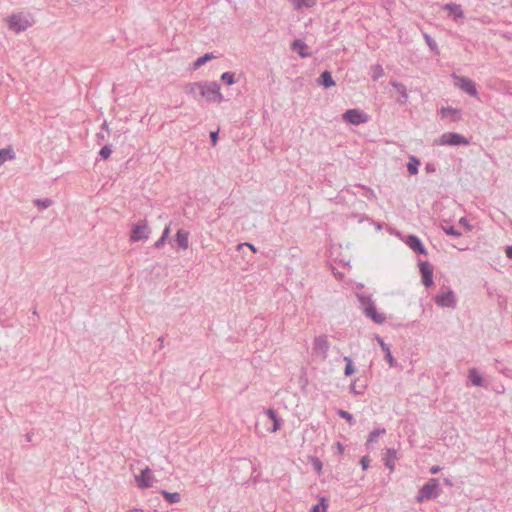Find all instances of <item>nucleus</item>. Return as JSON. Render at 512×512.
Instances as JSON below:
<instances>
[{
	"mask_svg": "<svg viewBox=\"0 0 512 512\" xmlns=\"http://www.w3.org/2000/svg\"><path fill=\"white\" fill-rule=\"evenodd\" d=\"M186 92L191 94L194 99L205 98L207 102L220 103L224 100L220 92V85L215 81H202L189 83L186 86Z\"/></svg>",
	"mask_w": 512,
	"mask_h": 512,
	"instance_id": "nucleus-1",
	"label": "nucleus"
},
{
	"mask_svg": "<svg viewBox=\"0 0 512 512\" xmlns=\"http://www.w3.org/2000/svg\"><path fill=\"white\" fill-rule=\"evenodd\" d=\"M439 482L436 478L429 479L418 491L416 500L419 503L434 499L438 496Z\"/></svg>",
	"mask_w": 512,
	"mask_h": 512,
	"instance_id": "nucleus-2",
	"label": "nucleus"
},
{
	"mask_svg": "<svg viewBox=\"0 0 512 512\" xmlns=\"http://www.w3.org/2000/svg\"><path fill=\"white\" fill-rule=\"evenodd\" d=\"M7 24L9 29H11L17 34L25 31L27 28L32 26V22L28 19L27 16L23 15L22 13L12 14L7 19Z\"/></svg>",
	"mask_w": 512,
	"mask_h": 512,
	"instance_id": "nucleus-3",
	"label": "nucleus"
},
{
	"mask_svg": "<svg viewBox=\"0 0 512 512\" xmlns=\"http://www.w3.org/2000/svg\"><path fill=\"white\" fill-rule=\"evenodd\" d=\"M438 145H450V146H461L468 145L469 141L463 135L456 132H446L436 140Z\"/></svg>",
	"mask_w": 512,
	"mask_h": 512,
	"instance_id": "nucleus-4",
	"label": "nucleus"
},
{
	"mask_svg": "<svg viewBox=\"0 0 512 512\" xmlns=\"http://www.w3.org/2000/svg\"><path fill=\"white\" fill-rule=\"evenodd\" d=\"M150 228L146 220H140L134 223L131 228L130 239L134 242L148 239Z\"/></svg>",
	"mask_w": 512,
	"mask_h": 512,
	"instance_id": "nucleus-5",
	"label": "nucleus"
},
{
	"mask_svg": "<svg viewBox=\"0 0 512 512\" xmlns=\"http://www.w3.org/2000/svg\"><path fill=\"white\" fill-rule=\"evenodd\" d=\"M343 120L353 125H359L367 122L368 116L359 109H349L343 114Z\"/></svg>",
	"mask_w": 512,
	"mask_h": 512,
	"instance_id": "nucleus-6",
	"label": "nucleus"
},
{
	"mask_svg": "<svg viewBox=\"0 0 512 512\" xmlns=\"http://www.w3.org/2000/svg\"><path fill=\"white\" fill-rule=\"evenodd\" d=\"M435 303L440 307L454 308L456 306L455 296L452 290L441 292L436 295Z\"/></svg>",
	"mask_w": 512,
	"mask_h": 512,
	"instance_id": "nucleus-7",
	"label": "nucleus"
},
{
	"mask_svg": "<svg viewBox=\"0 0 512 512\" xmlns=\"http://www.w3.org/2000/svg\"><path fill=\"white\" fill-rule=\"evenodd\" d=\"M419 269L421 280L425 287L429 288L433 285V266L429 262H420Z\"/></svg>",
	"mask_w": 512,
	"mask_h": 512,
	"instance_id": "nucleus-8",
	"label": "nucleus"
},
{
	"mask_svg": "<svg viewBox=\"0 0 512 512\" xmlns=\"http://www.w3.org/2000/svg\"><path fill=\"white\" fill-rule=\"evenodd\" d=\"M456 79V85L466 92L468 95L475 97L477 95V89L475 83L467 77H458L454 75Z\"/></svg>",
	"mask_w": 512,
	"mask_h": 512,
	"instance_id": "nucleus-9",
	"label": "nucleus"
},
{
	"mask_svg": "<svg viewBox=\"0 0 512 512\" xmlns=\"http://www.w3.org/2000/svg\"><path fill=\"white\" fill-rule=\"evenodd\" d=\"M329 348L330 344L325 335H320L314 339L313 350L320 353L323 359L327 358Z\"/></svg>",
	"mask_w": 512,
	"mask_h": 512,
	"instance_id": "nucleus-10",
	"label": "nucleus"
},
{
	"mask_svg": "<svg viewBox=\"0 0 512 512\" xmlns=\"http://www.w3.org/2000/svg\"><path fill=\"white\" fill-rule=\"evenodd\" d=\"M135 478L138 486L142 489L150 488L153 486L154 477L149 467H146L144 470H142L141 474L137 475Z\"/></svg>",
	"mask_w": 512,
	"mask_h": 512,
	"instance_id": "nucleus-11",
	"label": "nucleus"
},
{
	"mask_svg": "<svg viewBox=\"0 0 512 512\" xmlns=\"http://www.w3.org/2000/svg\"><path fill=\"white\" fill-rule=\"evenodd\" d=\"M363 313L376 324H382L386 320L384 314L377 311L374 303H369V305L363 309Z\"/></svg>",
	"mask_w": 512,
	"mask_h": 512,
	"instance_id": "nucleus-12",
	"label": "nucleus"
},
{
	"mask_svg": "<svg viewBox=\"0 0 512 512\" xmlns=\"http://www.w3.org/2000/svg\"><path fill=\"white\" fill-rule=\"evenodd\" d=\"M405 243L414 252H416L418 254H423V255L427 254L426 249H425L422 241L416 235H408L406 237Z\"/></svg>",
	"mask_w": 512,
	"mask_h": 512,
	"instance_id": "nucleus-13",
	"label": "nucleus"
},
{
	"mask_svg": "<svg viewBox=\"0 0 512 512\" xmlns=\"http://www.w3.org/2000/svg\"><path fill=\"white\" fill-rule=\"evenodd\" d=\"M290 49L293 51V52H296L298 53V55L301 57V58H307V57H310L311 56V53L308 52V46L307 44L302 41L301 39H295L291 45H290Z\"/></svg>",
	"mask_w": 512,
	"mask_h": 512,
	"instance_id": "nucleus-14",
	"label": "nucleus"
},
{
	"mask_svg": "<svg viewBox=\"0 0 512 512\" xmlns=\"http://www.w3.org/2000/svg\"><path fill=\"white\" fill-rule=\"evenodd\" d=\"M390 84L400 94V97L397 99V103L400 105L406 104L408 100V92L406 86L397 80L390 81Z\"/></svg>",
	"mask_w": 512,
	"mask_h": 512,
	"instance_id": "nucleus-15",
	"label": "nucleus"
},
{
	"mask_svg": "<svg viewBox=\"0 0 512 512\" xmlns=\"http://www.w3.org/2000/svg\"><path fill=\"white\" fill-rule=\"evenodd\" d=\"M174 242L179 248L186 250L189 246V232L184 229H179L176 233Z\"/></svg>",
	"mask_w": 512,
	"mask_h": 512,
	"instance_id": "nucleus-16",
	"label": "nucleus"
},
{
	"mask_svg": "<svg viewBox=\"0 0 512 512\" xmlns=\"http://www.w3.org/2000/svg\"><path fill=\"white\" fill-rule=\"evenodd\" d=\"M443 9L449 12L450 16H453L454 20L463 19L464 13L459 4L456 3H447L443 6Z\"/></svg>",
	"mask_w": 512,
	"mask_h": 512,
	"instance_id": "nucleus-17",
	"label": "nucleus"
},
{
	"mask_svg": "<svg viewBox=\"0 0 512 512\" xmlns=\"http://www.w3.org/2000/svg\"><path fill=\"white\" fill-rule=\"evenodd\" d=\"M398 459L397 451L393 448H389L386 450V453L384 455V464L385 466L390 469V471H393L395 468V461Z\"/></svg>",
	"mask_w": 512,
	"mask_h": 512,
	"instance_id": "nucleus-18",
	"label": "nucleus"
},
{
	"mask_svg": "<svg viewBox=\"0 0 512 512\" xmlns=\"http://www.w3.org/2000/svg\"><path fill=\"white\" fill-rule=\"evenodd\" d=\"M440 114L442 118L451 117V120L453 122H458L461 120L460 110L454 109L452 107H442L440 110Z\"/></svg>",
	"mask_w": 512,
	"mask_h": 512,
	"instance_id": "nucleus-19",
	"label": "nucleus"
},
{
	"mask_svg": "<svg viewBox=\"0 0 512 512\" xmlns=\"http://www.w3.org/2000/svg\"><path fill=\"white\" fill-rule=\"evenodd\" d=\"M317 82L324 88H330L336 85L335 81L333 80L331 72L328 70H325L320 74Z\"/></svg>",
	"mask_w": 512,
	"mask_h": 512,
	"instance_id": "nucleus-20",
	"label": "nucleus"
},
{
	"mask_svg": "<svg viewBox=\"0 0 512 512\" xmlns=\"http://www.w3.org/2000/svg\"><path fill=\"white\" fill-rule=\"evenodd\" d=\"M468 379L474 386H477V387L483 386V382H484L483 378L476 368L469 369Z\"/></svg>",
	"mask_w": 512,
	"mask_h": 512,
	"instance_id": "nucleus-21",
	"label": "nucleus"
},
{
	"mask_svg": "<svg viewBox=\"0 0 512 512\" xmlns=\"http://www.w3.org/2000/svg\"><path fill=\"white\" fill-rule=\"evenodd\" d=\"M16 154L11 146L0 149V166L7 160H13Z\"/></svg>",
	"mask_w": 512,
	"mask_h": 512,
	"instance_id": "nucleus-22",
	"label": "nucleus"
},
{
	"mask_svg": "<svg viewBox=\"0 0 512 512\" xmlns=\"http://www.w3.org/2000/svg\"><path fill=\"white\" fill-rule=\"evenodd\" d=\"M378 342L382 348V350L385 352V359L389 362L390 366L393 367L396 365V360L391 354L390 347L388 344H386L383 339L378 337Z\"/></svg>",
	"mask_w": 512,
	"mask_h": 512,
	"instance_id": "nucleus-23",
	"label": "nucleus"
},
{
	"mask_svg": "<svg viewBox=\"0 0 512 512\" xmlns=\"http://www.w3.org/2000/svg\"><path fill=\"white\" fill-rule=\"evenodd\" d=\"M385 433H386V429L385 428H375L374 430H372L369 433V436H368V439H367V442H366L367 448H369L370 444H372V443L377 441V438H378L379 435H382V434H385Z\"/></svg>",
	"mask_w": 512,
	"mask_h": 512,
	"instance_id": "nucleus-24",
	"label": "nucleus"
},
{
	"mask_svg": "<svg viewBox=\"0 0 512 512\" xmlns=\"http://www.w3.org/2000/svg\"><path fill=\"white\" fill-rule=\"evenodd\" d=\"M216 58V56L213 53H205L204 55L200 56L196 59V61L193 63V68L198 69L208 61Z\"/></svg>",
	"mask_w": 512,
	"mask_h": 512,
	"instance_id": "nucleus-25",
	"label": "nucleus"
},
{
	"mask_svg": "<svg viewBox=\"0 0 512 512\" xmlns=\"http://www.w3.org/2000/svg\"><path fill=\"white\" fill-rule=\"evenodd\" d=\"M420 166V161L415 156H411L409 162L407 163V170L411 175H415L418 173V169Z\"/></svg>",
	"mask_w": 512,
	"mask_h": 512,
	"instance_id": "nucleus-26",
	"label": "nucleus"
},
{
	"mask_svg": "<svg viewBox=\"0 0 512 512\" xmlns=\"http://www.w3.org/2000/svg\"><path fill=\"white\" fill-rule=\"evenodd\" d=\"M161 494L163 495L164 499L170 504L178 503L181 500V496L178 492L170 493L166 490H162Z\"/></svg>",
	"mask_w": 512,
	"mask_h": 512,
	"instance_id": "nucleus-27",
	"label": "nucleus"
},
{
	"mask_svg": "<svg viewBox=\"0 0 512 512\" xmlns=\"http://www.w3.org/2000/svg\"><path fill=\"white\" fill-rule=\"evenodd\" d=\"M316 0H293V5L295 9L312 8L316 5Z\"/></svg>",
	"mask_w": 512,
	"mask_h": 512,
	"instance_id": "nucleus-28",
	"label": "nucleus"
},
{
	"mask_svg": "<svg viewBox=\"0 0 512 512\" xmlns=\"http://www.w3.org/2000/svg\"><path fill=\"white\" fill-rule=\"evenodd\" d=\"M383 75H384V70L380 64H376L371 67V78L373 81H377Z\"/></svg>",
	"mask_w": 512,
	"mask_h": 512,
	"instance_id": "nucleus-29",
	"label": "nucleus"
},
{
	"mask_svg": "<svg viewBox=\"0 0 512 512\" xmlns=\"http://www.w3.org/2000/svg\"><path fill=\"white\" fill-rule=\"evenodd\" d=\"M221 80L226 84V85H233L235 84L237 81H236V78H235V73L234 72H224L222 75H221Z\"/></svg>",
	"mask_w": 512,
	"mask_h": 512,
	"instance_id": "nucleus-30",
	"label": "nucleus"
},
{
	"mask_svg": "<svg viewBox=\"0 0 512 512\" xmlns=\"http://www.w3.org/2000/svg\"><path fill=\"white\" fill-rule=\"evenodd\" d=\"M327 508H328L327 499L322 497V498H320V502L311 508L310 512H321V510H322V512H325Z\"/></svg>",
	"mask_w": 512,
	"mask_h": 512,
	"instance_id": "nucleus-31",
	"label": "nucleus"
},
{
	"mask_svg": "<svg viewBox=\"0 0 512 512\" xmlns=\"http://www.w3.org/2000/svg\"><path fill=\"white\" fill-rule=\"evenodd\" d=\"M357 298L359 300V303L361 305V308L362 310L369 305V303H374L371 299V295H368V294H365V293H362V294H357Z\"/></svg>",
	"mask_w": 512,
	"mask_h": 512,
	"instance_id": "nucleus-32",
	"label": "nucleus"
},
{
	"mask_svg": "<svg viewBox=\"0 0 512 512\" xmlns=\"http://www.w3.org/2000/svg\"><path fill=\"white\" fill-rule=\"evenodd\" d=\"M344 361L346 362L344 374H345V376H351L355 372V368H354L352 359L348 356H345Z\"/></svg>",
	"mask_w": 512,
	"mask_h": 512,
	"instance_id": "nucleus-33",
	"label": "nucleus"
},
{
	"mask_svg": "<svg viewBox=\"0 0 512 512\" xmlns=\"http://www.w3.org/2000/svg\"><path fill=\"white\" fill-rule=\"evenodd\" d=\"M337 415L343 419H345L350 425H353L355 423L354 417L352 414H350L348 411L345 410H338Z\"/></svg>",
	"mask_w": 512,
	"mask_h": 512,
	"instance_id": "nucleus-34",
	"label": "nucleus"
},
{
	"mask_svg": "<svg viewBox=\"0 0 512 512\" xmlns=\"http://www.w3.org/2000/svg\"><path fill=\"white\" fill-rule=\"evenodd\" d=\"M442 229L447 235H451L454 237L461 236V233L453 225L442 226Z\"/></svg>",
	"mask_w": 512,
	"mask_h": 512,
	"instance_id": "nucleus-35",
	"label": "nucleus"
},
{
	"mask_svg": "<svg viewBox=\"0 0 512 512\" xmlns=\"http://www.w3.org/2000/svg\"><path fill=\"white\" fill-rule=\"evenodd\" d=\"M365 385H359L358 384V380L354 381L351 385H350V391L356 395H359V394H362L364 389H365Z\"/></svg>",
	"mask_w": 512,
	"mask_h": 512,
	"instance_id": "nucleus-36",
	"label": "nucleus"
},
{
	"mask_svg": "<svg viewBox=\"0 0 512 512\" xmlns=\"http://www.w3.org/2000/svg\"><path fill=\"white\" fill-rule=\"evenodd\" d=\"M35 205L41 209H46L52 205V200L49 198L45 199H36L34 201Z\"/></svg>",
	"mask_w": 512,
	"mask_h": 512,
	"instance_id": "nucleus-37",
	"label": "nucleus"
},
{
	"mask_svg": "<svg viewBox=\"0 0 512 512\" xmlns=\"http://www.w3.org/2000/svg\"><path fill=\"white\" fill-rule=\"evenodd\" d=\"M111 153L112 150L110 145L103 146L99 151V155L103 160H107L110 157Z\"/></svg>",
	"mask_w": 512,
	"mask_h": 512,
	"instance_id": "nucleus-38",
	"label": "nucleus"
},
{
	"mask_svg": "<svg viewBox=\"0 0 512 512\" xmlns=\"http://www.w3.org/2000/svg\"><path fill=\"white\" fill-rule=\"evenodd\" d=\"M423 36H424L425 42L429 46V48L432 51H435L437 49V44H436L435 40L427 33H424Z\"/></svg>",
	"mask_w": 512,
	"mask_h": 512,
	"instance_id": "nucleus-39",
	"label": "nucleus"
},
{
	"mask_svg": "<svg viewBox=\"0 0 512 512\" xmlns=\"http://www.w3.org/2000/svg\"><path fill=\"white\" fill-rule=\"evenodd\" d=\"M272 422V426L268 428V430L272 433L276 432L280 429L281 419L279 417L275 418Z\"/></svg>",
	"mask_w": 512,
	"mask_h": 512,
	"instance_id": "nucleus-40",
	"label": "nucleus"
},
{
	"mask_svg": "<svg viewBox=\"0 0 512 512\" xmlns=\"http://www.w3.org/2000/svg\"><path fill=\"white\" fill-rule=\"evenodd\" d=\"M360 464H361V466H362V469H363V470L368 469L369 464H370V458H369V456H368V455L363 456V457L361 458V460H360Z\"/></svg>",
	"mask_w": 512,
	"mask_h": 512,
	"instance_id": "nucleus-41",
	"label": "nucleus"
},
{
	"mask_svg": "<svg viewBox=\"0 0 512 512\" xmlns=\"http://www.w3.org/2000/svg\"><path fill=\"white\" fill-rule=\"evenodd\" d=\"M312 465L317 472L322 470V462L317 457L312 458Z\"/></svg>",
	"mask_w": 512,
	"mask_h": 512,
	"instance_id": "nucleus-42",
	"label": "nucleus"
},
{
	"mask_svg": "<svg viewBox=\"0 0 512 512\" xmlns=\"http://www.w3.org/2000/svg\"><path fill=\"white\" fill-rule=\"evenodd\" d=\"M266 416L267 418L270 420V421H273L275 418L278 417V414L277 412L272 409V408H269L267 411H266Z\"/></svg>",
	"mask_w": 512,
	"mask_h": 512,
	"instance_id": "nucleus-43",
	"label": "nucleus"
},
{
	"mask_svg": "<svg viewBox=\"0 0 512 512\" xmlns=\"http://www.w3.org/2000/svg\"><path fill=\"white\" fill-rule=\"evenodd\" d=\"M210 140H211L213 145H216L217 140H218V131L210 132Z\"/></svg>",
	"mask_w": 512,
	"mask_h": 512,
	"instance_id": "nucleus-44",
	"label": "nucleus"
},
{
	"mask_svg": "<svg viewBox=\"0 0 512 512\" xmlns=\"http://www.w3.org/2000/svg\"><path fill=\"white\" fill-rule=\"evenodd\" d=\"M165 243H166V240L160 237V238L155 242L154 247H155L156 249H160V248H162V247L165 245Z\"/></svg>",
	"mask_w": 512,
	"mask_h": 512,
	"instance_id": "nucleus-45",
	"label": "nucleus"
},
{
	"mask_svg": "<svg viewBox=\"0 0 512 512\" xmlns=\"http://www.w3.org/2000/svg\"><path fill=\"white\" fill-rule=\"evenodd\" d=\"M425 171H426L427 173H434V172L436 171L435 165H434V164H432V163H427V164L425 165Z\"/></svg>",
	"mask_w": 512,
	"mask_h": 512,
	"instance_id": "nucleus-46",
	"label": "nucleus"
},
{
	"mask_svg": "<svg viewBox=\"0 0 512 512\" xmlns=\"http://www.w3.org/2000/svg\"><path fill=\"white\" fill-rule=\"evenodd\" d=\"M170 234V225L166 226L162 232L161 238L167 240Z\"/></svg>",
	"mask_w": 512,
	"mask_h": 512,
	"instance_id": "nucleus-47",
	"label": "nucleus"
},
{
	"mask_svg": "<svg viewBox=\"0 0 512 512\" xmlns=\"http://www.w3.org/2000/svg\"><path fill=\"white\" fill-rule=\"evenodd\" d=\"M243 246H247V247H248V248H250L254 253H256V251H257V250H256V248H255V246H254L253 244H251V243H247V242H246V243H243V244H239L238 248H241V247H243Z\"/></svg>",
	"mask_w": 512,
	"mask_h": 512,
	"instance_id": "nucleus-48",
	"label": "nucleus"
},
{
	"mask_svg": "<svg viewBox=\"0 0 512 512\" xmlns=\"http://www.w3.org/2000/svg\"><path fill=\"white\" fill-rule=\"evenodd\" d=\"M505 252L508 259H512V245H508L505 248Z\"/></svg>",
	"mask_w": 512,
	"mask_h": 512,
	"instance_id": "nucleus-49",
	"label": "nucleus"
},
{
	"mask_svg": "<svg viewBox=\"0 0 512 512\" xmlns=\"http://www.w3.org/2000/svg\"><path fill=\"white\" fill-rule=\"evenodd\" d=\"M440 470H441V467H440V466H432V467L430 468V473H431V474H437Z\"/></svg>",
	"mask_w": 512,
	"mask_h": 512,
	"instance_id": "nucleus-50",
	"label": "nucleus"
},
{
	"mask_svg": "<svg viewBox=\"0 0 512 512\" xmlns=\"http://www.w3.org/2000/svg\"><path fill=\"white\" fill-rule=\"evenodd\" d=\"M158 342H159V348H162L163 344H164V337L163 336L159 337Z\"/></svg>",
	"mask_w": 512,
	"mask_h": 512,
	"instance_id": "nucleus-51",
	"label": "nucleus"
},
{
	"mask_svg": "<svg viewBox=\"0 0 512 512\" xmlns=\"http://www.w3.org/2000/svg\"><path fill=\"white\" fill-rule=\"evenodd\" d=\"M337 448H338L339 453H342L344 450V447L340 442H337Z\"/></svg>",
	"mask_w": 512,
	"mask_h": 512,
	"instance_id": "nucleus-52",
	"label": "nucleus"
},
{
	"mask_svg": "<svg viewBox=\"0 0 512 512\" xmlns=\"http://www.w3.org/2000/svg\"><path fill=\"white\" fill-rule=\"evenodd\" d=\"M32 436H33L32 433H27L26 434V439H27L28 442L32 441Z\"/></svg>",
	"mask_w": 512,
	"mask_h": 512,
	"instance_id": "nucleus-53",
	"label": "nucleus"
},
{
	"mask_svg": "<svg viewBox=\"0 0 512 512\" xmlns=\"http://www.w3.org/2000/svg\"><path fill=\"white\" fill-rule=\"evenodd\" d=\"M459 222H460L461 224H463V225H467V226H468V223H467L466 218H461Z\"/></svg>",
	"mask_w": 512,
	"mask_h": 512,
	"instance_id": "nucleus-54",
	"label": "nucleus"
},
{
	"mask_svg": "<svg viewBox=\"0 0 512 512\" xmlns=\"http://www.w3.org/2000/svg\"><path fill=\"white\" fill-rule=\"evenodd\" d=\"M129 512H143V510L134 508V509L130 510Z\"/></svg>",
	"mask_w": 512,
	"mask_h": 512,
	"instance_id": "nucleus-55",
	"label": "nucleus"
},
{
	"mask_svg": "<svg viewBox=\"0 0 512 512\" xmlns=\"http://www.w3.org/2000/svg\"><path fill=\"white\" fill-rule=\"evenodd\" d=\"M97 137H98L99 139H101V140H104V135H103V134H101V133H98V134H97Z\"/></svg>",
	"mask_w": 512,
	"mask_h": 512,
	"instance_id": "nucleus-56",
	"label": "nucleus"
},
{
	"mask_svg": "<svg viewBox=\"0 0 512 512\" xmlns=\"http://www.w3.org/2000/svg\"><path fill=\"white\" fill-rule=\"evenodd\" d=\"M102 127H103L104 129H108V125H107V123H106V122H104V123H103V125H102Z\"/></svg>",
	"mask_w": 512,
	"mask_h": 512,
	"instance_id": "nucleus-57",
	"label": "nucleus"
}]
</instances>
